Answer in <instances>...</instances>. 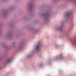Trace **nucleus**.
Returning <instances> with one entry per match:
<instances>
[{
	"label": "nucleus",
	"instance_id": "7ed1b4c3",
	"mask_svg": "<svg viewBox=\"0 0 76 76\" xmlns=\"http://www.w3.org/2000/svg\"><path fill=\"white\" fill-rule=\"evenodd\" d=\"M68 15H69V14H68Z\"/></svg>",
	"mask_w": 76,
	"mask_h": 76
},
{
	"label": "nucleus",
	"instance_id": "f257e3e1",
	"mask_svg": "<svg viewBox=\"0 0 76 76\" xmlns=\"http://www.w3.org/2000/svg\"><path fill=\"white\" fill-rule=\"evenodd\" d=\"M40 48V45H38L36 46V49L37 50H39Z\"/></svg>",
	"mask_w": 76,
	"mask_h": 76
},
{
	"label": "nucleus",
	"instance_id": "f03ea898",
	"mask_svg": "<svg viewBox=\"0 0 76 76\" xmlns=\"http://www.w3.org/2000/svg\"><path fill=\"white\" fill-rule=\"evenodd\" d=\"M10 60H9L8 61V62H10Z\"/></svg>",
	"mask_w": 76,
	"mask_h": 76
}]
</instances>
